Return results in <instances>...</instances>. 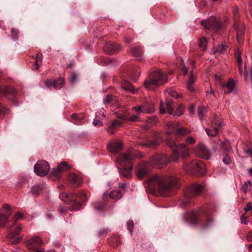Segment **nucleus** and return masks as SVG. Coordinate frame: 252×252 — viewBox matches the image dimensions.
I'll use <instances>...</instances> for the list:
<instances>
[{
  "instance_id": "f257e3e1",
  "label": "nucleus",
  "mask_w": 252,
  "mask_h": 252,
  "mask_svg": "<svg viewBox=\"0 0 252 252\" xmlns=\"http://www.w3.org/2000/svg\"><path fill=\"white\" fill-rule=\"evenodd\" d=\"M146 183L149 185L150 193H154L156 188L159 194L163 197L168 196L172 190L179 188L178 180L171 176L153 175Z\"/></svg>"
},
{
  "instance_id": "f03ea898",
  "label": "nucleus",
  "mask_w": 252,
  "mask_h": 252,
  "mask_svg": "<svg viewBox=\"0 0 252 252\" xmlns=\"http://www.w3.org/2000/svg\"><path fill=\"white\" fill-rule=\"evenodd\" d=\"M168 76L161 71H156L149 76V79L144 82V87L149 90L164 84L167 81Z\"/></svg>"
},
{
  "instance_id": "7ed1b4c3",
  "label": "nucleus",
  "mask_w": 252,
  "mask_h": 252,
  "mask_svg": "<svg viewBox=\"0 0 252 252\" xmlns=\"http://www.w3.org/2000/svg\"><path fill=\"white\" fill-rule=\"evenodd\" d=\"M187 173L197 176L202 175L205 173L204 164L198 159H194L184 165Z\"/></svg>"
},
{
  "instance_id": "20e7f679",
  "label": "nucleus",
  "mask_w": 252,
  "mask_h": 252,
  "mask_svg": "<svg viewBox=\"0 0 252 252\" xmlns=\"http://www.w3.org/2000/svg\"><path fill=\"white\" fill-rule=\"evenodd\" d=\"M138 156L136 154L135 152L127 151L125 153H122L119 155L117 158V162L120 167H124L126 164L128 165H131L132 161L138 157H142V154L140 152H137Z\"/></svg>"
},
{
  "instance_id": "39448f33",
  "label": "nucleus",
  "mask_w": 252,
  "mask_h": 252,
  "mask_svg": "<svg viewBox=\"0 0 252 252\" xmlns=\"http://www.w3.org/2000/svg\"><path fill=\"white\" fill-rule=\"evenodd\" d=\"M189 148L187 144L181 143L175 146L174 150L170 157L171 161L177 162L178 161L179 158H185L189 156Z\"/></svg>"
},
{
  "instance_id": "423d86ee",
  "label": "nucleus",
  "mask_w": 252,
  "mask_h": 252,
  "mask_svg": "<svg viewBox=\"0 0 252 252\" xmlns=\"http://www.w3.org/2000/svg\"><path fill=\"white\" fill-rule=\"evenodd\" d=\"M234 15V28L237 30V39L238 44L240 45H242L244 40V26L242 23L238 20V9H235L233 12Z\"/></svg>"
},
{
  "instance_id": "0eeeda50",
  "label": "nucleus",
  "mask_w": 252,
  "mask_h": 252,
  "mask_svg": "<svg viewBox=\"0 0 252 252\" xmlns=\"http://www.w3.org/2000/svg\"><path fill=\"white\" fill-rule=\"evenodd\" d=\"M169 161H171L166 155H155L150 159L151 164L157 168H161L166 165Z\"/></svg>"
},
{
  "instance_id": "6e6552de",
  "label": "nucleus",
  "mask_w": 252,
  "mask_h": 252,
  "mask_svg": "<svg viewBox=\"0 0 252 252\" xmlns=\"http://www.w3.org/2000/svg\"><path fill=\"white\" fill-rule=\"evenodd\" d=\"M60 198L64 201L70 202L71 206L69 209L71 211L78 210L81 206V203L77 202L74 198V194L71 192L66 193L63 192L60 193Z\"/></svg>"
},
{
  "instance_id": "1a4fd4ad",
  "label": "nucleus",
  "mask_w": 252,
  "mask_h": 252,
  "mask_svg": "<svg viewBox=\"0 0 252 252\" xmlns=\"http://www.w3.org/2000/svg\"><path fill=\"white\" fill-rule=\"evenodd\" d=\"M50 169L48 163L45 160L38 161L34 166L35 173L39 176L47 174Z\"/></svg>"
},
{
  "instance_id": "9d476101",
  "label": "nucleus",
  "mask_w": 252,
  "mask_h": 252,
  "mask_svg": "<svg viewBox=\"0 0 252 252\" xmlns=\"http://www.w3.org/2000/svg\"><path fill=\"white\" fill-rule=\"evenodd\" d=\"M42 239L38 236L32 237L25 242V245L30 251H35L42 247Z\"/></svg>"
},
{
  "instance_id": "9b49d317",
  "label": "nucleus",
  "mask_w": 252,
  "mask_h": 252,
  "mask_svg": "<svg viewBox=\"0 0 252 252\" xmlns=\"http://www.w3.org/2000/svg\"><path fill=\"white\" fill-rule=\"evenodd\" d=\"M200 24L206 30L212 29L214 31H217L221 27V24L215 17H212L207 20L202 21Z\"/></svg>"
},
{
  "instance_id": "f8f14e48",
  "label": "nucleus",
  "mask_w": 252,
  "mask_h": 252,
  "mask_svg": "<svg viewBox=\"0 0 252 252\" xmlns=\"http://www.w3.org/2000/svg\"><path fill=\"white\" fill-rule=\"evenodd\" d=\"M150 173V169L148 166V163L145 161L140 163L136 167V174L137 177L142 179Z\"/></svg>"
},
{
  "instance_id": "ddd939ff",
  "label": "nucleus",
  "mask_w": 252,
  "mask_h": 252,
  "mask_svg": "<svg viewBox=\"0 0 252 252\" xmlns=\"http://www.w3.org/2000/svg\"><path fill=\"white\" fill-rule=\"evenodd\" d=\"M195 155L199 158L208 159L210 157V153L206 147L203 144H200L194 148Z\"/></svg>"
},
{
  "instance_id": "4468645a",
  "label": "nucleus",
  "mask_w": 252,
  "mask_h": 252,
  "mask_svg": "<svg viewBox=\"0 0 252 252\" xmlns=\"http://www.w3.org/2000/svg\"><path fill=\"white\" fill-rule=\"evenodd\" d=\"M203 190V186L201 185H195L187 189L185 196L187 198L195 197L199 195Z\"/></svg>"
},
{
  "instance_id": "2eb2a0df",
  "label": "nucleus",
  "mask_w": 252,
  "mask_h": 252,
  "mask_svg": "<svg viewBox=\"0 0 252 252\" xmlns=\"http://www.w3.org/2000/svg\"><path fill=\"white\" fill-rule=\"evenodd\" d=\"M199 210H193L186 213L185 218L192 224H197L199 222Z\"/></svg>"
},
{
  "instance_id": "dca6fc26",
  "label": "nucleus",
  "mask_w": 252,
  "mask_h": 252,
  "mask_svg": "<svg viewBox=\"0 0 252 252\" xmlns=\"http://www.w3.org/2000/svg\"><path fill=\"white\" fill-rule=\"evenodd\" d=\"M190 65L192 69L190 71L189 78L187 81V88L189 91H193L194 90V82L196 80V75L193 71V69L195 68V62L192 60L191 61Z\"/></svg>"
},
{
  "instance_id": "f3484780",
  "label": "nucleus",
  "mask_w": 252,
  "mask_h": 252,
  "mask_svg": "<svg viewBox=\"0 0 252 252\" xmlns=\"http://www.w3.org/2000/svg\"><path fill=\"white\" fill-rule=\"evenodd\" d=\"M123 144L120 140H113L110 141L108 145V149L110 152L116 153L122 150Z\"/></svg>"
},
{
  "instance_id": "a211bd4d",
  "label": "nucleus",
  "mask_w": 252,
  "mask_h": 252,
  "mask_svg": "<svg viewBox=\"0 0 252 252\" xmlns=\"http://www.w3.org/2000/svg\"><path fill=\"white\" fill-rule=\"evenodd\" d=\"M64 80L60 78L58 79H47L45 82V85L47 87H54L56 89H60L63 86Z\"/></svg>"
},
{
  "instance_id": "6ab92c4d",
  "label": "nucleus",
  "mask_w": 252,
  "mask_h": 252,
  "mask_svg": "<svg viewBox=\"0 0 252 252\" xmlns=\"http://www.w3.org/2000/svg\"><path fill=\"white\" fill-rule=\"evenodd\" d=\"M159 141L157 139L152 140L143 139L137 142V144L147 148H154L159 145Z\"/></svg>"
},
{
  "instance_id": "aec40b11",
  "label": "nucleus",
  "mask_w": 252,
  "mask_h": 252,
  "mask_svg": "<svg viewBox=\"0 0 252 252\" xmlns=\"http://www.w3.org/2000/svg\"><path fill=\"white\" fill-rule=\"evenodd\" d=\"M121 48V45L117 43H106L104 46L103 49L108 54H113Z\"/></svg>"
},
{
  "instance_id": "412c9836",
  "label": "nucleus",
  "mask_w": 252,
  "mask_h": 252,
  "mask_svg": "<svg viewBox=\"0 0 252 252\" xmlns=\"http://www.w3.org/2000/svg\"><path fill=\"white\" fill-rule=\"evenodd\" d=\"M225 94L232 93L236 88V84L233 80L229 79L225 84L221 85Z\"/></svg>"
},
{
  "instance_id": "4be33fe9",
  "label": "nucleus",
  "mask_w": 252,
  "mask_h": 252,
  "mask_svg": "<svg viewBox=\"0 0 252 252\" xmlns=\"http://www.w3.org/2000/svg\"><path fill=\"white\" fill-rule=\"evenodd\" d=\"M133 168L132 165H127L126 167V165H124V167H120L119 168V172L121 176L125 178H128L131 177V172Z\"/></svg>"
},
{
  "instance_id": "5701e85b",
  "label": "nucleus",
  "mask_w": 252,
  "mask_h": 252,
  "mask_svg": "<svg viewBox=\"0 0 252 252\" xmlns=\"http://www.w3.org/2000/svg\"><path fill=\"white\" fill-rule=\"evenodd\" d=\"M108 194L110 198L116 200L120 199L122 197L121 191L118 189H115L111 191L109 194L108 192H104L103 194V199H105Z\"/></svg>"
},
{
  "instance_id": "b1692460",
  "label": "nucleus",
  "mask_w": 252,
  "mask_h": 252,
  "mask_svg": "<svg viewBox=\"0 0 252 252\" xmlns=\"http://www.w3.org/2000/svg\"><path fill=\"white\" fill-rule=\"evenodd\" d=\"M134 110H152L155 109L153 104H150L149 102L145 101L143 102L141 105L135 107Z\"/></svg>"
},
{
  "instance_id": "393cba45",
  "label": "nucleus",
  "mask_w": 252,
  "mask_h": 252,
  "mask_svg": "<svg viewBox=\"0 0 252 252\" xmlns=\"http://www.w3.org/2000/svg\"><path fill=\"white\" fill-rule=\"evenodd\" d=\"M62 173L58 167L54 168L50 172V178L53 180H59L61 177Z\"/></svg>"
},
{
  "instance_id": "a878e982",
  "label": "nucleus",
  "mask_w": 252,
  "mask_h": 252,
  "mask_svg": "<svg viewBox=\"0 0 252 252\" xmlns=\"http://www.w3.org/2000/svg\"><path fill=\"white\" fill-rule=\"evenodd\" d=\"M167 130L166 133L171 134L174 133L175 131L177 132L179 126L175 123L172 122H169L167 124Z\"/></svg>"
},
{
  "instance_id": "bb28decb",
  "label": "nucleus",
  "mask_w": 252,
  "mask_h": 252,
  "mask_svg": "<svg viewBox=\"0 0 252 252\" xmlns=\"http://www.w3.org/2000/svg\"><path fill=\"white\" fill-rule=\"evenodd\" d=\"M118 117L122 120H127L132 122H137L139 121V114L133 115L131 117H127L125 115H119Z\"/></svg>"
},
{
  "instance_id": "cd10ccee",
  "label": "nucleus",
  "mask_w": 252,
  "mask_h": 252,
  "mask_svg": "<svg viewBox=\"0 0 252 252\" xmlns=\"http://www.w3.org/2000/svg\"><path fill=\"white\" fill-rule=\"evenodd\" d=\"M58 167L63 172L69 170L71 168V166L66 161H62L58 163Z\"/></svg>"
},
{
  "instance_id": "c85d7f7f",
  "label": "nucleus",
  "mask_w": 252,
  "mask_h": 252,
  "mask_svg": "<svg viewBox=\"0 0 252 252\" xmlns=\"http://www.w3.org/2000/svg\"><path fill=\"white\" fill-rule=\"evenodd\" d=\"M109 243L112 247L118 246L121 243L120 237L118 235L113 236L109 240Z\"/></svg>"
},
{
  "instance_id": "c756f323",
  "label": "nucleus",
  "mask_w": 252,
  "mask_h": 252,
  "mask_svg": "<svg viewBox=\"0 0 252 252\" xmlns=\"http://www.w3.org/2000/svg\"><path fill=\"white\" fill-rule=\"evenodd\" d=\"M3 214L0 213V226H4L6 224L10 213Z\"/></svg>"
},
{
  "instance_id": "7c9ffc66",
  "label": "nucleus",
  "mask_w": 252,
  "mask_h": 252,
  "mask_svg": "<svg viewBox=\"0 0 252 252\" xmlns=\"http://www.w3.org/2000/svg\"><path fill=\"white\" fill-rule=\"evenodd\" d=\"M190 132V130L183 127H179L177 131V133L181 136L188 135Z\"/></svg>"
},
{
  "instance_id": "2f4dec72",
  "label": "nucleus",
  "mask_w": 252,
  "mask_h": 252,
  "mask_svg": "<svg viewBox=\"0 0 252 252\" xmlns=\"http://www.w3.org/2000/svg\"><path fill=\"white\" fill-rule=\"evenodd\" d=\"M121 87L126 90L129 91L131 92L132 93H134L132 85L126 81H124L122 82Z\"/></svg>"
},
{
  "instance_id": "473e14b6",
  "label": "nucleus",
  "mask_w": 252,
  "mask_h": 252,
  "mask_svg": "<svg viewBox=\"0 0 252 252\" xmlns=\"http://www.w3.org/2000/svg\"><path fill=\"white\" fill-rule=\"evenodd\" d=\"M21 229V227L20 226H18L15 228L14 231L11 232L8 234L7 237L10 239H12L15 237L20 234Z\"/></svg>"
},
{
  "instance_id": "72a5a7b5",
  "label": "nucleus",
  "mask_w": 252,
  "mask_h": 252,
  "mask_svg": "<svg viewBox=\"0 0 252 252\" xmlns=\"http://www.w3.org/2000/svg\"><path fill=\"white\" fill-rule=\"evenodd\" d=\"M131 54L132 56L139 58L141 59L143 51L140 48H134L132 50Z\"/></svg>"
},
{
  "instance_id": "f704fd0d",
  "label": "nucleus",
  "mask_w": 252,
  "mask_h": 252,
  "mask_svg": "<svg viewBox=\"0 0 252 252\" xmlns=\"http://www.w3.org/2000/svg\"><path fill=\"white\" fill-rule=\"evenodd\" d=\"M205 131L207 134L210 136L215 137L217 136L219 132V129L218 127L213 128H206Z\"/></svg>"
},
{
  "instance_id": "c9c22d12",
  "label": "nucleus",
  "mask_w": 252,
  "mask_h": 252,
  "mask_svg": "<svg viewBox=\"0 0 252 252\" xmlns=\"http://www.w3.org/2000/svg\"><path fill=\"white\" fill-rule=\"evenodd\" d=\"M68 181L72 184H77L78 186L79 184L77 183V177L76 175L74 173H70L68 176Z\"/></svg>"
},
{
  "instance_id": "e433bc0d",
  "label": "nucleus",
  "mask_w": 252,
  "mask_h": 252,
  "mask_svg": "<svg viewBox=\"0 0 252 252\" xmlns=\"http://www.w3.org/2000/svg\"><path fill=\"white\" fill-rule=\"evenodd\" d=\"M15 90L11 87H5L4 88H0V93L2 94H13Z\"/></svg>"
},
{
  "instance_id": "4c0bfd02",
  "label": "nucleus",
  "mask_w": 252,
  "mask_h": 252,
  "mask_svg": "<svg viewBox=\"0 0 252 252\" xmlns=\"http://www.w3.org/2000/svg\"><path fill=\"white\" fill-rule=\"evenodd\" d=\"M252 187V183L250 181H247L243 184L241 190L244 192L248 191Z\"/></svg>"
},
{
  "instance_id": "58836bf2",
  "label": "nucleus",
  "mask_w": 252,
  "mask_h": 252,
  "mask_svg": "<svg viewBox=\"0 0 252 252\" xmlns=\"http://www.w3.org/2000/svg\"><path fill=\"white\" fill-rule=\"evenodd\" d=\"M166 112L174 117H178L183 114V111H159L160 114H164Z\"/></svg>"
},
{
  "instance_id": "ea45409f",
  "label": "nucleus",
  "mask_w": 252,
  "mask_h": 252,
  "mask_svg": "<svg viewBox=\"0 0 252 252\" xmlns=\"http://www.w3.org/2000/svg\"><path fill=\"white\" fill-rule=\"evenodd\" d=\"M42 190V188L40 185H37L33 186L31 189V192L33 194L38 195Z\"/></svg>"
},
{
  "instance_id": "a19ab883",
  "label": "nucleus",
  "mask_w": 252,
  "mask_h": 252,
  "mask_svg": "<svg viewBox=\"0 0 252 252\" xmlns=\"http://www.w3.org/2000/svg\"><path fill=\"white\" fill-rule=\"evenodd\" d=\"M101 120H102V118L98 114L95 115V117L93 122L94 126L99 127L102 126V123Z\"/></svg>"
},
{
  "instance_id": "79ce46f5",
  "label": "nucleus",
  "mask_w": 252,
  "mask_h": 252,
  "mask_svg": "<svg viewBox=\"0 0 252 252\" xmlns=\"http://www.w3.org/2000/svg\"><path fill=\"white\" fill-rule=\"evenodd\" d=\"M215 52H217L219 54H224L226 50V47L220 44L218 45L216 48H214Z\"/></svg>"
},
{
  "instance_id": "37998d69",
  "label": "nucleus",
  "mask_w": 252,
  "mask_h": 252,
  "mask_svg": "<svg viewBox=\"0 0 252 252\" xmlns=\"http://www.w3.org/2000/svg\"><path fill=\"white\" fill-rule=\"evenodd\" d=\"M199 45L202 50H205L207 46V40L205 37H202L199 40Z\"/></svg>"
},
{
  "instance_id": "c03bdc74",
  "label": "nucleus",
  "mask_w": 252,
  "mask_h": 252,
  "mask_svg": "<svg viewBox=\"0 0 252 252\" xmlns=\"http://www.w3.org/2000/svg\"><path fill=\"white\" fill-rule=\"evenodd\" d=\"M77 196L79 200L82 202H84L87 200V196L86 194L83 191H80Z\"/></svg>"
},
{
  "instance_id": "a18cd8bd",
  "label": "nucleus",
  "mask_w": 252,
  "mask_h": 252,
  "mask_svg": "<svg viewBox=\"0 0 252 252\" xmlns=\"http://www.w3.org/2000/svg\"><path fill=\"white\" fill-rule=\"evenodd\" d=\"M115 99L114 96L112 95H107L103 99V102L105 104H107L111 102Z\"/></svg>"
},
{
  "instance_id": "49530a36",
  "label": "nucleus",
  "mask_w": 252,
  "mask_h": 252,
  "mask_svg": "<svg viewBox=\"0 0 252 252\" xmlns=\"http://www.w3.org/2000/svg\"><path fill=\"white\" fill-rule=\"evenodd\" d=\"M237 60L238 63L239 72L241 74H242V59L241 58L240 54H239L237 55Z\"/></svg>"
},
{
  "instance_id": "de8ad7c7",
  "label": "nucleus",
  "mask_w": 252,
  "mask_h": 252,
  "mask_svg": "<svg viewBox=\"0 0 252 252\" xmlns=\"http://www.w3.org/2000/svg\"><path fill=\"white\" fill-rule=\"evenodd\" d=\"M222 161L224 164H227V165H229L231 163V159L230 158V157L229 156V155L228 154H226L224 155V157L223 158Z\"/></svg>"
},
{
  "instance_id": "09e8293b",
  "label": "nucleus",
  "mask_w": 252,
  "mask_h": 252,
  "mask_svg": "<svg viewBox=\"0 0 252 252\" xmlns=\"http://www.w3.org/2000/svg\"><path fill=\"white\" fill-rule=\"evenodd\" d=\"M108 232H109V230H108V228H103V229L100 230L98 232L97 235L99 237H104L107 234Z\"/></svg>"
},
{
  "instance_id": "8fccbe9b",
  "label": "nucleus",
  "mask_w": 252,
  "mask_h": 252,
  "mask_svg": "<svg viewBox=\"0 0 252 252\" xmlns=\"http://www.w3.org/2000/svg\"><path fill=\"white\" fill-rule=\"evenodd\" d=\"M245 79L247 81L252 83V69H251L249 73L246 72L245 74Z\"/></svg>"
},
{
  "instance_id": "3c124183",
  "label": "nucleus",
  "mask_w": 252,
  "mask_h": 252,
  "mask_svg": "<svg viewBox=\"0 0 252 252\" xmlns=\"http://www.w3.org/2000/svg\"><path fill=\"white\" fill-rule=\"evenodd\" d=\"M185 141L188 144L193 145L195 143L196 140L191 136H188L186 138Z\"/></svg>"
},
{
  "instance_id": "603ef678",
  "label": "nucleus",
  "mask_w": 252,
  "mask_h": 252,
  "mask_svg": "<svg viewBox=\"0 0 252 252\" xmlns=\"http://www.w3.org/2000/svg\"><path fill=\"white\" fill-rule=\"evenodd\" d=\"M181 64L182 65V70L183 72L184 75L186 76L188 73V69L184 63L183 60L181 59Z\"/></svg>"
},
{
  "instance_id": "864d4df0",
  "label": "nucleus",
  "mask_w": 252,
  "mask_h": 252,
  "mask_svg": "<svg viewBox=\"0 0 252 252\" xmlns=\"http://www.w3.org/2000/svg\"><path fill=\"white\" fill-rule=\"evenodd\" d=\"M173 102L171 100H167L166 101V109L167 110H173Z\"/></svg>"
},
{
  "instance_id": "5fc2aeb1",
  "label": "nucleus",
  "mask_w": 252,
  "mask_h": 252,
  "mask_svg": "<svg viewBox=\"0 0 252 252\" xmlns=\"http://www.w3.org/2000/svg\"><path fill=\"white\" fill-rule=\"evenodd\" d=\"M133 225L134 224L132 220H129L126 222L127 228L130 232H131L132 231V229L133 227Z\"/></svg>"
},
{
  "instance_id": "6e6d98bb",
  "label": "nucleus",
  "mask_w": 252,
  "mask_h": 252,
  "mask_svg": "<svg viewBox=\"0 0 252 252\" xmlns=\"http://www.w3.org/2000/svg\"><path fill=\"white\" fill-rule=\"evenodd\" d=\"M213 222V219L211 217H208L206 219V223L204 225V227H208L211 225Z\"/></svg>"
},
{
  "instance_id": "4d7b16f0",
  "label": "nucleus",
  "mask_w": 252,
  "mask_h": 252,
  "mask_svg": "<svg viewBox=\"0 0 252 252\" xmlns=\"http://www.w3.org/2000/svg\"><path fill=\"white\" fill-rule=\"evenodd\" d=\"M116 128L112 126H109L107 129L108 133L110 134H113L116 131Z\"/></svg>"
},
{
  "instance_id": "13d9d810",
  "label": "nucleus",
  "mask_w": 252,
  "mask_h": 252,
  "mask_svg": "<svg viewBox=\"0 0 252 252\" xmlns=\"http://www.w3.org/2000/svg\"><path fill=\"white\" fill-rule=\"evenodd\" d=\"M140 74V71L139 69H137L136 71V73L135 74L131 75V78L134 81H136L139 77Z\"/></svg>"
},
{
  "instance_id": "bf43d9fd",
  "label": "nucleus",
  "mask_w": 252,
  "mask_h": 252,
  "mask_svg": "<svg viewBox=\"0 0 252 252\" xmlns=\"http://www.w3.org/2000/svg\"><path fill=\"white\" fill-rule=\"evenodd\" d=\"M94 205V208L96 210H101L103 207L102 204L99 202L95 203Z\"/></svg>"
},
{
  "instance_id": "052dcab7",
  "label": "nucleus",
  "mask_w": 252,
  "mask_h": 252,
  "mask_svg": "<svg viewBox=\"0 0 252 252\" xmlns=\"http://www.w3.org/2000/svg\"><path fill=\"white\" fill-rule=\"evenodd\" d=\"M121 125L122 123L121 121L118 120H114L112 122L111 125L115 127V128H117L118 126H120Z\"/></svg>"
},
{
  "instance_id": "680f3d73",
  "label": "nucleus",
  "mask_w": 252,
  "mask_h": 252,
  "mask_svg": "<svg viewBox=\"0 0 252 252\" xmlns=\"http://www.w3.org/2000/svg\"><path fill=\"white\" fill-rule=\"evenodd\" d=\"M169 94L172 97L175 98H179L180 97V94H177L175 91L171 90L169 92Z\"/></svg>"
},
{
  "instance_id": "e2e57ef3",
  "label": "nucleus",
  "mask_w": 252,
  "mask_h": 252,
  "mask_svg": "<svg viewBox=\"0 0 252 252\" xmlns=\"http://www.w3.org/2000/svg\"><path fill=\"white\" fill-rule=\"evenodd\" d=\"M23 214L20 213H17L14 217V223H15L18 220H19L23 218Z\"/></svg>"
},
{
  "instance_id": "0e129e2a",
  "label": "nucleus",
  "mask_w": 252,
  "mask_h": 252,
  "mask_svg": "<svg viewBox=\"0 0 252 252\" xmlns=\"http://www.w3.org/2000/svg\"><path fill=\"white\" fill-rule=\"evenodd\" d=\"M213 123H214L215 126H217V127H218V128H219V127H220L221 126H223L224 125L223 122H220V123H219L217 121L216 118L213 120Z\"/></svg>"
},
{
  "instance_id": "69168bd1",
  "label": "nucleus",
  "mask_w": 252,
  "mask_h": 252,
  "mask_svg": "<svg viewBox=\"0 0 252 252\" xmlns=\"http://www.w3.org/2000/svg\"><path fill=\"white\" fill-rule=\"evenodd\" d=\"M67 211V209L66 207L60 206L59 209V212L61 214H64Z\"/></svg>"
},
{
  "instance_id": "338daca9",
  "label": "nucleus",
  "mask_w": 252,
  "mask_h": 252,
  "mask_svg": "<svg viewBox=\"0 0 252 252\" xmlns=\"http://www.w3.org/2000/svg\"><path fill=\"white\" fill-rule=\"evenodd\" d=\"M244 209L246 212H248L250 210H252V203H251V202L248 203L247 204V205Z\"/></svg>"
},
{
  "instance_id": "774afa93",
  "label": "nucleus",
  "mask_w": 252,
  "mask_h": 252,
  "mask_svg": "<svg viewBox=\"0 0 252 252\" xmlns=\"http://www.w3.org/2000/svg\"><path fill=\"white\" fill-rule=\"evenodd\" d=\"M76 79H77L76 74L75 73H73L72 74L71 78L69 80L70 83H71V84L74 83L75 82V81L76 80Z\"/></svg>"
}]
</instances>
